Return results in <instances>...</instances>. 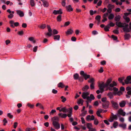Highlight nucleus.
Here are the masks:
<instances>
[{"label":"nucleus","mask_w":131,"mask_h":131,"mask_svg":"<svg viewBox=\"0 0 131 131\" xmlns=\"http://www.w3.org/2000/svg\"><path fill=\"white\" fill-rule=\"evenodd\" d=\"M107 95L108 97L110 99L112 98L113 97V94L111 92H110L107 94Z\"/></svg>","instance_id":"nucleus-39"},{"label":"nucleus","mask_w":131,"mask_h":131,"mask_svg":"<svg viewBox=\"0 0 131 131\" xmlns=\"http://www.w3.org/2000/svg\"><path fill=\"white\" fill-rule=\"evenodd\" d=\"M60 36L59 35H55L54 36V39L55 40H60Z\"/></svg>","instance_id":"nucleus-26"},{"label":"nucleus","mask_w":131,"mask_h":131,"mask_svg":"<svg viewBox=\"0 0 131 131\" xmlns=\"http://www.w3.org/2000/svg\"><path fill=\"white\" fill-rule=\"evenodd\" d=\"M89 97H90V100H88V102H91L92 100H94L95 99V97L94 95L92 94L90 95Z\"/></svg>","instance_id":"nucleus-24"},{"label":"nucleus","mask_w":131,"mask_h":131,"mask_svg":"<svg viewBox=\"0 0 131 131\" xmlns=\"http://www.w3.org/2000/svg\"><path fill=\"white\" fill-rule=\"evenodd\" d=\"M109 102L108 101L102 104L103 108L104 109L107 108L109 107Z\"/></svg>","instance_id":"nucleus-12"},{"label":"nucleus","mask_w":131,"mask_h":131,"mask_svg":"<svg viewBox=\"0 0 131 131\" xmlns=\"http://www.w3.org/2000/svg\"><path fill=\"white\" fill-rule=\"evenodd\" d=\"M118 125V123L117 121L114 122L113 124V126L111 127V128L112 129L113 127L116 128L117 127Z\"/></svg>","instance_id":"nucleus-19"},{"label":"nucleus","mask_w":131,"mask_h":131,"mask_svg":"<svg viewBox=\"0 0 131 131\" xmlns=\"http://www.w3.org/2000/svg\"><path fill=\"white\" fill-rule=\"evenodd\" d=\"M86 119L88 121L93 120L95 119V117L93 115L91 116L90 115H89L86 116Z\"/></svg>","instance_id":"nucleus-9"},{"label":"nucleus","mask_w":131,"mask_h":131,"mask_svg":"<svg viewBox=\"0 0 131 131\" xmlns=\"http://www.w3.org/2000/svg\"><path fill=\"white\" fill-rule=\"evenodd\" d=\"M82 112V113L80 114V116H84L87 114V111H83Z\"/></svg>","instance_id":"nucleus-30"},{"label":"nucleus","mask_w":131,"mask_h":131,"mask_svg":"<svg viewBox=\"0 0 131 131\" xmlns=\"http://www.w3.org/2000/svg\"><path fill=\"white\" fill-rule=\"evenodd\" d=\"M121 18V16L119 15H118L115 17V19L116 21H118L120 20Z\"/></svg>","instance_id":"nucleus-32"},{"label":"nucleus","mask_w":131,"mask_h":131,"mask_svg":"<svg viewBox=\"0 0 131 131\" xmlns=\"http://www.w3.org/2000/svg\"><path fill=\"white\" fill-rule=\"evenodd\" d=\"M14 17V15L12 13L10 14L8 16V17L9 19L12 18Z\"/></svg>","instance_id":"nucleus-55"},{"label":"nucleus","mask_w":131,"mask_h":131,"mask_svg":"<svg viewBox=\"0 0 131 131\" xmlns=\"http://www.w3.org/2000/svg\"><path fill=\"white\" fill-rule=\"evenodd\" d=\"M124 79V77L119 78L118 79V81L121 83H122L123 85H124V83L123 82H122L123 80Z\"/></svg>","instance_id":"nucleus-33"},{"label":"nucleus","mask_w":131,"mask_h":131,"mask_svg":"<svg viewBox=\"0 0 131 131\" xmlns=\"http://www.w3.org/2000/svg\"><path fill=\"white\" fill-rule=\"evenodd\" d=\"M115 6L114 5L109 4L107 6L108 8L112 9Z\"/></svg>","instance_id":"nucleus-28"},{"label":"nucleus","mask_w":131,"mask_h":131,"mask_svg":"<svg viewBox=\"0 0 131 131\" xmlns=\"http://www.w3.org/2000/svg\"><path fill=\"white\" fill-rule=\"evenodd\" d=\"M89 86L88 85H85L84 87L83 88L82 90L83 91H86L89 89Z\"/></svg>","instance_id":"nucleus-27"},{"label":"nucleus","mask_w":131,"mask_h":131,"mask_svg":"<svg viewBox=\"0 0 131 131\" xmlns=\"http://www.w3.org/2000/svg\"><path fill=\"white\" fill-rule=\"evenodd\" d=\"M17 13L20 17H23L24 16V13L23 12L20 10H17L16 11Z\"/></svg>","instance_id":"nucleus-15"},{"label":"nucleus","mask_w":131,"mask_h":131,"mask_svg":"<svg viewBox=\"0 0 131 131\" xmlns=\"http://www.w3.org/2000/svg\"><path fill=\"white\" fill-rule=\"evenodd\" d=\"M28 40L31 41H32L33 43L36 42V41L34 40V38L33 37H30L28 38Z\"/></svg>","instance_id":"nucleus-34"},{"label":"nucleus","mask_w":131,"mask_h":131,"mask_svg":"<svg viewBox=\"0 0 131 131\" xmlns=\"http://www.w3.org/2000/svg\"><path fill=\"white\" fill-rule=\"evenodd\" d=\"M113 32L114 33L117 34H118L119 33L118 30L116 29L113 30Z\"/></svg>","instance_id":"nucleus-60"},{"label":"nucleus","mask_w":131,"mask_h":131,"mask_svg":"<svg viewBox=\"0 0 131 131\" xmlns=\"http://www.w3.org/2000/svg\"><path fill=\"white\" fill-rule=\"evenodd\" d=\"M112 79L111 78L108 79L106 83H104L102 82V83H99V86L102 87L104 88L108 87L110 84L111 82L112 81Z\"/></svg>","instance_id":"nucleus-2"},{"label":"nucleus","mask_w":131,"mask_h":131,"mask_svg":"<svg viewBox=\"0 0 131 131\" xmlns=\"http://www.w3.org/2000/svg\"><path fill=\"white\" fill-rule=\"evenodd\" d=\"M110 28V27L109 25H108L104 27V29L105 31H109V29Z\"/></svg>","instance_id":"nucleus-42"},{"label":"nucleus","mask_w":131,"mask_h":131,"mask_svg":"<svg viewBox=\"0 0 131 131\" xmlns=\"http://www.w3.org/2000/svg\"><path fill=\"white\" fill-rule=\"evenodd\" d=\"M90 94L89 92H84L82 93V97L84 99H86L87 101L90 100V97L88 96Z\"/></svg>","instance_id":"nucleus-3"},{"label":"nucleus","mask_w":131,"mask_h":131,"mask_svg":"<svg viewBox=\"0 0 131 131\" xmlns=\"http://www.w3.org/2000/svg\"><path fill=\"white\" fill-rule=\"evenodd\" d=\"M72 108L71 107L66 109V107H64L61 108V110H60V112L62 111L64 113H68L69 114H67V116L68 117H70L72 114Z\"/></svg>","instance_id":"nucleus-1"},{"label":"nucleus","mask_w":131,"mask_h":131,"mask_svg":"<svg viewBox=\"0 0 131 131\" xmlns=\"http://www.w3.org/2000/svg\"><path fill=\"white\" fill-rule=\"evenodd\" d=\"M112 37L114 40H116L117 39V37L114 35H112Z\"/></svg>","instance_id":"nucleus-61"},{"label":"nucleus","mask_w":131,"mask_h":131,"mask_svg":"<svg viewBox=\"0 0 131 131\" xmlns=\"http://www.w3.org/2000/svg\"><path fill=\"white\" fill-rule=\"evenodd\" d=\"M70 24V22L69 21H67L65 23L64 27H66L69 25Z\"/></svg>","instance_id":"nucleus-56"},{"label":"nucleus","mask_w":131,"mask_h":131,"mask_svg":"<svg viewBox=\"0 0 131 131\" xmlns=\"http://www.w3.org/2000/svg\"><path fill=\"white\" fill-rule=\"evenodd\" d=\"M112 117H113V119H114L117 120V117L116 115H114L112 114Z\"/></svg>","instance_id":"nucleus-53"},{"label":"nucleus","mask_w":131,"mask_h":131,"mask_svg":"<svg viewBox=\"0 0 131 131\" xmlns=\"http://www.w3.org/2000/svg\"><path fill=\"white\" fill-rule=\"evenodd\" d=\"M83 101L82 99H79L78 101V103L79 104H81V105H83Z\"/></svg>","instance_id":"nucleus-31"},{"label":"nucleus","mask_w":131,"mask_h":131,"mask_svg":"<svg viewBox=\"0 0 131 131\" xmlns=\"http://www.w3.org/2000/svg\"><path fill=\"white\" fill-rule=\"evenodd\" d=\"M126 103V101H122L119 103V105L120 107H123L125 106Z\"/></svg>","instance_id":"nucleus-16"},{"label":"nucleus","mask_w":131,"mask_h":131,"mask_svg":"<svg viewBox=\"0 0 131 131\" xmlns=\"http://www.w3.org/2000/svg\"><path fill=\"white\" fill-rule=\"evenodd\" d=\"M61 98L62 99V102H64L67 100L66 98L64 97L63 96H62L61 97Z\"/></svg>","instance_id":"nucleus-45"},{"label":"nucleus","mask_w":131,"mask_h":131,"mask_svg":"<svg viewBox=\"0 0 131 131\" xmlns=\"http://www.w3.org/2000/svg\"><path fill=\"white\" fill-rule=\"evenodd\" d=\"M53 32L54 34H57L58 33V32L56 29H54L53 30Z\"/></svg>","instance_id":"nucleus-54"},{"label":"nucleus","mask_w":131,"mask_h":131,"mask_svg":"<svg viewBox=\"0 0 131 131\" xmlns=\"http://www.w3.org/2000/svg\"><path fill=\"white\" fill-rule=\"evenodd\" d=\"M38 47L37 46H35L34 48H33V51L34 52H36L37 48H38Z\"/></svg>","instance_id":"nucleus-62"},{"label":"nucleus","mask_w":131,"mask_h":131,"mask_svg":"<svg viewBox=\"0 0 131 131\" xmlns=\"http://www.w3.org/2000/svg\"><path fill=\"white\" fill-rule=\"evenodd\" d=\"M7 116L10 118H12L13 117V115H11V114L10 113H8L7 114Z\"/></svg>","instance_id":"nucleus-58"},{"label":"nucleus","mask_w":131,"mask_h":131,"mask_svg":"<svg viewBox=\"0 0 131 131\" xmlns=\"http://www.w3.org/2000/svg\"><path fill=\"white\" fill-rule=\"evenodd\" d=\"M73 77L75 79H77L79 78V75L78 74L76 73L74 75Z\"/></svg>","instance_id":"nucleus-43"},{"label":"nucleus","mask_w":131,"mask_h":131,"mask_svg":"<svg viewBox=\"0 0 131 131\" xmlns=\"http://www.w3.org/2000/svg\"><path fill=\"white\" fill-rule=\"evenodd\" d=\"M126 124H119V126L120 127H122L123 129H125L126 128Z\"/></svg>","instance_id":"nucleus-29"},{"label":"nucleus","mask_w":131,"mask_h":131,"mask_svg":"<svg viewBox=\"0 0 131 131\" xmlns=\"http://www.w3.org/2000/svg\"><path fill=\"white\" fill-rule=\"evenodd\" d=\"M102 3V1L101 0H100L99 1L98 3L97 4V5L98 6H100L101 5V4Z\"/></svg>","instance_id":"nucleus-59"},{"label":"nucleus","mask_w":131,"mask_h":131,"mask_svg":"<svg viewBox=\"0 0 131 131\" xmlns=\"http://www.w3.org/2000/svg\"><path fill=\"white\" fill-rule=\"evenodd\" d=\"M46 27V25L45 24L41 25L39 27V28L41 29H44Z\"/></svg>","instance_id":"nucleus-46"},{"label":"nucleus","mask_w":131,"mask_h":131,"mask_svg":"<svg viewBox=\"0 0 131 131\" xmlns=\"http://www.w3.org/2000/svg\"><path fill=\"white\" fill-rule=\"evenodd\" d=\"M66 8L68 12H70L73 10V9L72 7L70 5L67 6L66 7Z\"/></svg>","instance_id":"nucleus-18"},{"label":"nucleus","mask_w":131,"mask_h":131,"mask_svg":"<svg viewBox=\"0 0 131 131\" xmlns=\"http://www.w3.org/2000/svg\"><path fill=\"white\" fill-rule=\"evenodd\" d=\"M80 74L83 77L85 80H86L88 79L90 77L89 75H87L86 73H85L83 71H81L80 72Z\"/></svg>","instance_id":"nucleus-7"},{"label":"nucleus","mask_w":131,"mask_h":131,"mask_svg":"<svg viewBox=\"0 0 131 131\" xmlns=\"http://www.w3.org/2000/svg\"><path fill=\"white\" fill-rule=\"evenodd\" d=\"M100 18L101 16L100 15H97L95 17V19L99 21H100Z\"/></svg>","instance_id":"nucleus-51"},{"label":"nucleus","mask_w":131,"mask_h":131,"mask_svg":"<svg viewBox=\"0 0 131 131\" xmlns=\"http://www.w3.org/2000/svg\"><path fill=\"white\" fill-rule=\"evenodd\" d=\"M9 24H10V26L13 28H14V26L17 27L19 26V24L18 22L14 23L13 20H11L9 22Z\"/></svg>","instance_id":"nucleus-5"},{"label":"nucleus","mask_w":131,"mask_h":131,"mask_svg":"<svg viewBox=\"0 0 131 131\" xmlns=\"http://www.w3.org/2000/svg\"><path fill=\"white\" fill-rule=\"evenodd\" d=\"M118 114L123 116H125L126 115L125 112L122 109H119L118 111Z\"/></svg>","instance_id":"nucleus-10"},{"label":"nucleus","mask_w":131,"mask_h":131,"mask_svg":"<svg viewBox=\"0 0 131 131\" xmlns=\"http://www.w3.org/2000/svg\"><path fill=\"white\" fill-rule=\"evenodd\" d=\"M119 121L122 122H124V119L123 117H120L119 118Z\"/></svg>","instance_id":"nucleus-57"},{"label":"nucleus","mask_w":131,"mask_h":131,"mask_svg":"<svg viewBox=\"0 0 131 131\" xmlns=\"http://www.w3.org/2000/svg\"><path fill=\"white\" fill-rule=\"evenodd\" d=\"M99 123V121L97 119H96L95 120H94V124L95 125H97Z\"/></svg>","instance_id":"nucleus-49"},{"label":"nucleus","mask_w":131,"mask_h":131,"mask_svg":"<svg viewBox=\"0 0 131 131\" xmlns=\"http://www.w3.org/2000/svg\"><path fill=\"white\" fill-rule=\"evenodd\" d=\"M3 125L4 126L6 125V124L8 122L7 121L5 118H4L3 120Z\"/></svg>","instance_id":"nucleus-48"},{"label":"nucleus","mask_w":131,"mask_h":131,"mask_svg":"<svg viewBox=\"0 0 131 131\" xmlns=\"http://www.w3.org/2000/svg\"><path fill=\"white\" fill-rule=\"evenodd\" d=\"M105 123V124H106L107 125H109L110 124V123L108 121L106 120H104L103 121Z\"/></svg>","instance_id":"nucleus-64"},{"label":"nucleus","mask_w":131,"mask_h":131,"mask_svg":"<svg viewBox=\"0 0 131 131\" xmlns=\"http://www.w3.org/2000/svg\"><path fill=\"white\" fill-rule=\"evenodd\" d=\"M124 18L125 20L128 23L130 21V20L129 17H124Z\"/></svg>","instance_id":"nucleus-50"},{"label":"nucleus","mask_w":131,"mask_h":131,"mask_svg":"<svg viewBox=\"0 0 131 131\" xmlns=\"http://www.w3.org/2000/svg\"><path fill=\"white\" fill-rule=\"evenodd\" d=\"M128 24H126L125 25V26L123 27V30L124 31L126 32H129L130 31L129 29L128 28Z\"/></svg>","instance_id":"nucleus-14"},{"label":"nucleus","mask_w":131,"mask_h":131,"mask_svg":"<svg viewBox=\"0 0 131 131\" xmlns=\"http://www.w3.org/2000/svg\"><path fill=\"white\" fill-rule=\"evenodd\" d=\"M125 24L121 23L120 22H116V25L119 27H122L125 26Z\"/></svg>","instance_id":"nucleus-17"},{"label":"nucleus","mask_w":131,"mask_h":131,"mask_svg":"<svg viewBox=\"0 0 131 131\" xmlns=\"http://www.w3.org/2000/svg\"><path fill=\"white\" fill-rule=\"evenodd\" d=\"M117 85V84L116 82H115V81H113L112 83L109 84V85L111 87H113L114 86H116Z\"/></svg>","instance_id":"nucleus-21"},{"label":"nucleus","mask_w":131,"mask_h":131,"mask_svg":"<svg viewBox=\"0 0 131 131\" xmlns=\"http://www.w3.org/2000/svg\"><path fill=\"white\" fill-rule=\"evenodd\" d=\"M125 83L126 84L131 83V76H129L127 77L126 80H125Z\"/></svg>","instance_id":"nucleus-11"},{"label":"nucleus","mask_w":131,"mask_h":131,"mask_svg":"<svg viewBox=\"0 0 131 131\" xmlns=\"http://www.w3.org/2000/svg\"><path fill=\"white\" fill-rule=\"evenodd\" d=\"M57 21L60 22L61 20V16L60 15L58 16L57 17Z\"/></svg>","instance_id":"nucleus-37"},{"label":"nucleus","mask_w":131,"mask_h":131,"mask_svg":"<svg viewBox=\"0 0 131 131\" xmlns=\"http://www.w3.org/2000/svg\"><path fill=\"white\" fill-rule=\"evenodd\" d=\"M111 103L112 104L113 107L114 108L116 109H117L118 108L119 106L117 103L113 100L111 101Z\"/></svg>","instance_id":"nucleus-6"},{"label":"nucleus","mask_w":131,"mask_h":131,"mask_svg":"<svg viewBox=\"0 0 131 131\" xmlns=\"http://www.w3.org/2000/svg\"><path fill=\"white\" fill-rule=\"evenodd\" d=\"M52 124L55 128L57 129H58L60 128V124L56 121H53L52 123Z\"/></svg>","instance_id":"nucleus-8"},{"label":"nucleus","mask_w":131,"mask_h":131,"mask_svg":"<svg viewBox=\"0 0 131 131\" xmlns=\"http://www.w3.org/2000/svg\"><path fill=\"white\" fill-rule=\"evenodd\" d=\"M59 116L63 118H65L67 116V115L66 114H63L62 113H60L58 114Z\"/></svg>","instance_id":"nucleus-20"},{"label":"nucleus","mask_w":131,"mask_h":131,"mask_svg":"<svg viewBox=\"0 0 131 131\" xmlns=\"http://www.w3.org/2000/svg\"><path fill=\"white\" fill-rule=\"evenodd\" d=\"M95 80L93 78H91L90 79V80L88 81V82L89 83H94Z\"/></svg>","instance_id":"nucleus-41"},{"label":"nucleus","mask_w":131,"mask_h":131,"mask_svg":"<svg viewBox=\"0 0 131 131\" xmlns=\"http://www.w3.org/2000/svg\"><path fill=\"white\" fill-rule=\"evenodd\" d=\"M56 112V111L55 110H52L50 113V115H52V114Z\"/></svg>","instance_id":"nucleus-63"},{"label":"nucleus","mask_w":131,"mask_h":131,"mask_svg":"<svg viewBox=\"0 0 131 131\" xmlns=\"http://www.w3.org/2000/svg\"><path fill=\"white\" fill-rule=\"evenodd\" d=\"M86 126L87 128L90 129H91L92 126V125L91 123H88L87 124Z\"/></svg>","instance_id":"nucleus-38"},{"label":"nucleus","mask_w":131,"mask_h":131,"mask_svg":"<svg viewBox=\"0 0 131 131\" xmlns=\"http://www.w3.org/2000/svg\"><path fill=\"white\" fill-rule=\"evenodd\" d=\"M53 13L55 15L61 14H62V10L61 9H60L57 10H54L53 12Z\"/></svg>","instance_id":"nucleus-13"},{"label":"nucleus","mask_w":131,"mask_h":131,"mask_svg":"<svg viewBox=\"0 0 131 131\" xmlns=\"http://www.w3.org/2000/svg\"><path fill=\"white\" fill-rule=\"evenodd\" d=\"M58 86L59 88H63L65 86L63 83L60 82L58 84Z\"/></svg>","instance_id":"nucleus-25"},{"label":"nucleus","mask_w":131,"mask_h":131,"mask_svg":"<svg viewBox=\"0 0 131 131\" xmlns=\"http://www.w3.org/2000/svg\"><path fill=\"white\" fill-rule=\"evenodd\" d=\"M130 35L128 34H126L124 36L125 38V39H129L130 38Z\"/></svg>","instance_id":"nucleus-40"},{"label":"nucleus","mask_w":131,"mask_h":131,"mask_svg":"<svg viewBox=\"0 0 131 131\" xmlns=\"http://www.w3.org/2000/svg\"><path fill=\"white\" fill-rule=\"evenodd\" d=\"M27 106L30 108H33L34 107V105L33 104H32L29 103H28L27 104Z\"/></svg>","instance_id":"nucleus-44"},{"label":"nucleus","mask_w":131,"mask_h":131,"mask_svg":"<svg viewBox=\"0 0 131 131\" xmlns=\"http://www.w3.org/2000/svg\"><path fill=\"white\" fill-rule=\"evenodd\" d=\"M30 4L31 6L33 7L35 5L34 1L33 0H31L30 1Z\"/></svg>","instance_id":"nucleus-47"},{"label":"nucleus","mask_w":131,"mask_h":131,"mask_svg":"<svg viewBox=\"0 0 131 131\" xmlns=\"http://www.w3.org/2000/svg\"><path fill=\"white\" fill-rule=\"evenodd\" d=\"M73 32V31L71 29H69L66 32V34L69 35L72 34Z\"/></svg>","instance_id":"nucleus-22"},{"label":"nucleus","mask_w":131,"mask_h":131,"mask_svg":"<svg viewBox=\"0 0 131 131\" xmlns=\"http://www.w3.org/2000/svg\"><path fill=\"white\" fill-rule=\"evenodd\" d=\"M47 27L48 29V32L45 33V35L46 36H47L49 37H50L52 35V30L49 25H47Z\"/></svg>","instance_id":"nucleus-4"},{"label":"nucleus","mask_w":131,"mask_h":131,"mask_svg":"<svg viewBox=\"0 0 131 131\" xmlns=\"http://www.w3.org/2000/svg\"><path fill=\"white\" fill-rule=\"evenodd\" d=\"M102 109H100L98 110L97 111L96 113L97 115L99 117H100L101 118H102V117L101 116L100 114V113H102Z\"/></svg>","instance_id":"nucleus-23"},{"label":"nucleus","mask_w":131,"mask_h":131,"mask_svg":"<svg viewBox=\"0 0 131 131\" xmlns=\"http://www.w3.org/2000/svg\"><path fill=\"white\" fill-rule=\"evenodd\" d=\"M114 15L113 14H111L108 17V18L110 20L114 18Z\"/></svg>","instance_id":"nucleus-36"},{"label":"nucleus","mask_w":131,"mask_h":131,"mask_svg":"<svg viewBox=\"0 0 131 131\" xmlns=\"http://www.w3.org/2000/svg\"><path fill=\"white\" fill-rule=\"evenodd\" d=\"M43 5L45 7H47L49 5L48 3L46 1L44 2Z\"/></svg>","instance_id":"nucleus-35"},{"label":"nucleus","mask_w":131,"mask_h":131,"mask_svg":"<svg viewBox=\"0 0 131 131\" xmlns=\"http://www.w3.org/2000/svg\"><path fill=\"white\" fill-rule=\"evenodd\" d=\"M90 88L91 89H93L94 88V83H91L90 85Z\"/></svg>","instance_id":"nucleus-52"}]
</instances>
